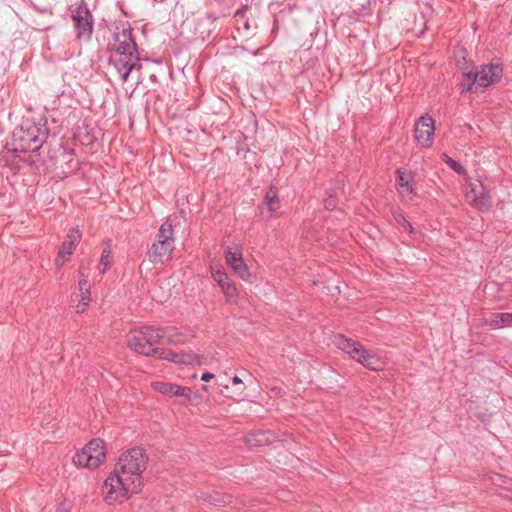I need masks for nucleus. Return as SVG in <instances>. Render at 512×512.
<instances>
[{"mask_svg":"<svg viewBox=\"0 0 512 512\" xmlns=\"http://www.w3.org/2000/svg\"><path fill=\"white\" fill-rule=\"evenodd\" d=\"M114 41L115 48L111 52L109 63L116 69L121 80L126 82L140 61L132 28L127 26L116 31Z\"/></svg>","mask_w":512,"mask_h":512,"instance_id":"1","label":"nucleus"},{"mask_svg":"<svg viewBox=\"0 0 512 512\" xmlns=\"http://www.w3.org/2000/svg\"><path fill=\"white\" fill-rule=\"evenodd\" d=\"M162 337L163 332L160 329L142 326L131 330L127 334L126 342L128 347L138 354L167 359L174 363L183 362L178 354L155 347Z\"/></svg>","mask_w":512,"mask_h":512,"instance_id":"2","label":"nucleus"},{"mask_svg":"<svg viewBox=\"0 0 512 512\" xmlns=\"http://www.w3.org/2000/svg\"><path fill=\"white\" fill-rule=\"evenodd\" d=\"M502 76L503 66L499 60L479 65L463 73V80L460 84L461 93H478L499 82Z\"/></svg>","mask_w":512,"mask_h":512,"instance_id":"3","label":"nucleus"},{"mask_svg":"<svg viewBox=\"0 0 512 512\" xmlns=\"http://www.w3.org/2000/svg\"><path fill=\"white\" fill-rule=\"evenodd\" d=\"M147 462L148 456L144 449L134 447L119 456L114 470L141 491L144 484L143 472L146 470Z\"/></svg>","mask_w":512,"mask_h":512,"instance_id":"4","label":"nucleus"},{"mask_svg":"<svg viewBox=\"0 0 512 512\" xmlns=\"http://www.w3.org/2000/svg\"><path fill=\"white\" fill-rule=\"evenodd\" d=\"M175 239L172 222L166 219L160 226L156 239L148 249V260L154 264H164L172 258Z\"/></svg>","mask_w":512,"mask_h":512,"instance_id":"5","label":"nucleus"},{"mask_svg":"<svg viewBox=\"0 0 512 512\" xmlns=\"http://www.w3.org/2000/svg\"><path fill=\"white\" fill-rule=\"evenodd\" d=\"M140 492L115 470L105 479L101 488L103 500L109 505L123 503Z\"/></svg>","mask_w":512,"mask_h":512,"instance_id":"6","label":"nucleus"},{"mask_svg":"<svg viewBox=\"0 0 512 512\" xmlns=\"http://www.w3.org/2000/svg\"><path fill=\"white\" fill-rule=\"evenodd\" d=\"M106 458L104 441L93 439L73 456V463L79 467L94 469L99 467Z\"/></svg>","mask_w":512,"mask_h":512,"instance_id":"7","label":"nucleus"},{"mask_svg":"<svg viewBox=\"0 0 512 512\" xmlns=\"http://www.w3.org/2000/svg\"><path fill=\"white\" fill-rule=\"evenodd\" d=\"M71 18L75 30V39L80 43L89 42L93 33L94 19L83 0L71 11Z\"/></svg>","mask_w":512,"mask_h":512,"instance_id":"8","label":"nucleus"},{"mask_svg":"<svg viewBox=\"0 0 512 512\" xmlns=\"http://www.w3.org/2000/svg\"><path fill=\"white\" fill-rule=\"evenodd\" d=\"M48 132L45 125H31L26 129H21L15 134L17 150L22 152L38 151L47 138Z\"/></svg>","mask_w":512,"mask_h":512,"instance_id":"9","label":"nucleus"},{"mask_svg":"<svg viewBox=\"0 0 512 512\" xmlns=\"http://www.w3.org/2000/svg\"><path fill=\"white\" fill-rule=\"evenodd\" d=\"M224 256L227 265L242 280L250 281L251 273L243 260L242 249L239 245L227 246L224 249Z\"/></svg>","mask_w":512,"mask_h":512,"instance_id":"10","label":"nucleus"},{"mask_svg":"<svg viewBox=\"0 0 512 512\" xmlns=\"http://www.w3.org/2000/svg\"><path fill=\"white\" fill-rule=\"evenodd\" d=\"M82 238V233L78 227H73L68 231V234L65 240L62 242L57 256L55 258V265L58 268H61L66 261L69 260V257L75 251L78 243Z\"/></svg>","mask_w":512,"mask_h":512,"instance_id":"11","label":"nucleus"},{"mask_svg":"<svg viewBox=\"0 0 512 512\" xmlns=\"http://www.w3.org/2000/svg\"><path fill=\"white\" fill-rule=\"evenodd\" d=\"M354 361L359 362L364 367L379 371L382 370L385 362L384 360L373 350L364 349L359 343L354 341Z\"/></svg>","mask_w":512,"mask_h":512,"instance_id":"12","label":"nucleus"},{"mask_svg":"<svg viewBox=\"0 0 512 512\" xmlns=\"http://www.w3.org/2000/svg\"><path fill=\"white\" fill-rule=\"evenodd\" d=\"M434 131L435 121L430 115L424 114L418 118L415 123L414 136L421 146H430Z\"/></svg>","mask_w":512,"mask_h":512,"instance_id":"13","label":"nucleus"},{"mask_svg":"<svg viewBox=\"0 0 512 512\" xmlns=\"http://www.w3.org/2000/svg\"><path fill=\"white\" fill-rule=\"evenodd\" d=\"M396 174V189L402 200H411L416 194L414 187V173L404 169L398 168Z\"/></svg>","mask_w":512,"mask_h":512,"instance_id":"14","label":"nucleus"},{"mask_svg":"<svg viewBox=\"0 0 512 512\" xmlns=\"http://www.w3.org/2000/svg\"><path fill=\"white\" fill-rule=\"evenodd\" d=\"M466 198L479 210H489L491 207L490 196L481 182L469 184Z\"/></svg>","mask_w":512,"mask_h":512,"instance_id":"15","label":"nucleus"},{"mask_svg":"<svg viewBox=\"0 0 512 512\" xmlns=\"http://www.w3.org/2000/svg\"><path fill=\"white\" fill-rule=\"evenodd\" d=\"M151 386L155 391L163 395L183 398L186 401H191L194 395L190 387L180 386L173 383L154 381L151 383Z\"/></svg>","mask_w":512,"mask_h":512,"instance_id":"16","label":"nucleus"},{"mask_svg":"<svg viewBox=\"0 0 512 512\" xmlns=\"http://www.w3.org/2000/svg\"><path fill=\"white\" fill-rule=\"evenodd\" d=\"M279 203L278 191L271 185L264 196L262 205L258 206L260 214L271 218L279 208Z\"/></svg>","mask_w":512,"mask_h":512,"instance_id":"17","label":"nucleus"},{"mask_svg":"<svg viewBox=\"0 0 512 512\" xmlns=\"http://www.w3.org/2000/svg\"><path fill=\"white\" fill-rule=\"evenodd\" d=\"M486 325L491 329L512 327V313H492L486 320Z\"/></svg>","mask_w":512,"mask_h":512,"instance_id":"18","label":"nucleus"},{"mask_svg":"<svg viewBox=\"0 0 512 512\" xmlns=\"http://www.w3.org/2000/svg\"><path fill=\"white\" fill-rule=\"evenodd\" d=\"M270 433L267 431H256L247 434L244 437V442L250 447H260L270 442Z\"/></svg>","mask_w":512,"mask_h":512,"instance_id":"19","label":"nucleus"},{"mask_svg":"<svg viewBox=\"0 0 512 512\" xmlns=\"http://www.w3.org/2000/svg\"><path fill=\"white\" fill-rule=\"evenodd\" d=\"M112 264V251L110 244L107 243V245L103 248L100 262H99V272L101 274H104L107 270L110 269Z\"/></svg>","mask_w":512,"mask_h":512,"instance_id":"20","label":"nucleus"},{"mask_svg":"<svg viewBox=\"0 0 512 512\" xmlns=\"http://www.w3.org/2000/svg\"><path fill=\"white\" fill-rule=\"evenodd\" d=\"M80 280L78 282V288L80 292V299H82V304L89 305L90 303V284L87 280V276L80 272Z\"/></svg>","mask_w":512,"mask_h":512,"instance_id":"21","label":"nucleus"},{"mask_svg":"<svg viewBox=\"0 0 512 512\" xmlns=\"http://www.w3.org/2000/svg\"><path fill=\"white\" fill-rule=\"evenodd\" d=\"M211 275L220 288H223L232 281L223 268H212Z\"/></svg>","mask_w":512,"mask_h":512,"instance_id":"22","label":"nucleus"},{"mask_svg":"<svg viewBox=\"0 0 512 512\" xmlns=\"http://www.w3.org/2000/svg\"><path fill=\"white\" fill-rule=\"evenodd\" d=\"M226 300L230 303H235L238 299V289L233 281H230L226 286L221 288Z\"/></svg>","mask_w":512,"mask_h":512,"instance_id":"23","label":"nucleus"},{"mask_svg":"<svg viewBox=\"0 0 512 512\" xmlns=\"http://www.w3.org/2000/svg\"><path fill=\"white\" fill-rule=\"evenodd\" d=\"M333 344L338 347L339 349L347 352L348 354L351 353L350 348L352 347L350 339L346 338L342 334H336L332 338Z\"/></svg>","mask_w":512,"mask_h":512,"instance_id":"24","label":"nucleus"},{"mask_svg":"<svg viewBox=\"0 0 512 512\" xmlns=\"http://www.w3.org/2000/svg\"><path fill=\"white\" fill-rule=\"evenodd\" d=\"M232 384L237 386L234 390H233V394L231 397L235 400H240L241 397L243 396L244 394V391H245V385L243 383V381L238 377V376H234L232 378Z\"/></svg>","mask_w":512,"mask_h":512,"instance_id":"25","label":"nucleus"},{"mask_svg":"<svg viewBox=\"0 0 512 512\" xmlns=\"http://www.w3.org/2000/svg\"><path fill=\"white\" fill-rule=\"evenodd\" d=\"M444 162L457 174L464 175L466 173L465 168L459 162L446 154H444Z\"/></svg>","mask_w":512,"mask_h":512,"instance_id":"26","label":"nucleus"},{"mask_svg":"<svg viewBox=\"0 0 512 512\" xmlns=\"http://www.w3.org/2000/svg\"><path fill=\"white\" fill-rule=\"evenodd\" d=\"M394 220L397 224H399L401 227H403L405 230L412 232L413 227L411 223L405 218V216L400 212H394L393 213Z\"/></svg>","mask_w":512,"mask_h":512,"instance_id":"27","label":"nucleus"},{"mask_svg":"<svg viewBox=\"0 0 512 512\" xmlns=\"http://www.w3.org/2000/svg\"><path fill=\"white\" fill-rule=\"evenodd\" d=\"M335 207H336V198H335V197H332V196H329V197L325 200V208H326L327 210H333Z\"/></svg>","mask_w":512,"mask_h":512,"instance_id":"28","label":"nucleus"},{"mask_svg":"<svg viewBox=\"0 0 512 512\" xmlns=\"http://www.w3.org/2000/svg\"><path fill=\"white\" fill-rule=\"evenodd\" d=\"M213 378H214V374L209 373V372H205L201 376V380L204 381V382H208V381H210Z\"/></svg>","mask_w":512,"mask_h":512,"instance_id":"29","label":"nucleus"},{"mask_svg":"<svg viewBox=\"0 0 512 512\" xmlns=\"http://www.w3.org/2000/svg\"><path fill=\"white\" fill-rule=\"evenodd\" d=\"M87 306L88 305L82 304V299H80L79 303L76 306V310H77L78 313H83L86 310Z\"/></svg>","mask_w":512,"mask_h":512,"instance_id":"30","label":"nucleus"},{"mask_svg":"<svg viewBox=\"0 0 512 512\" xmlns=\"http://www.w3.org/2000/svg\"><path fill=\"white\" fill-rule=\"evenodd\" d=\"M239 15H243V11L242 10H237L236 13H235V16H239Z\"/></svg>","mask_w":512,"mask_h":512,"instance_id":"31","label":"nucleus"}]
</instances>
